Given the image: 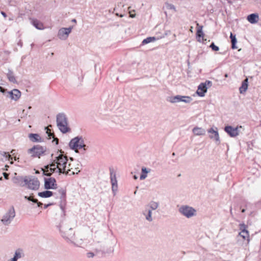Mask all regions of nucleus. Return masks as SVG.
<instances>
[{
    "label": "nucleus",
    "instance_id": "obj_55",
    "mask_svg": "<svg viewBox=\"0 0 261 261\" xmlns=\"http://www.w3.org/2000/svg\"><path fill=\"white\" fill-rule=\"evenodd\" d=\"M129 15H130V17H132V18H134L135 17V14H133L131 13V12H129Z\"/></svg>",
    "mask_w": 261,
    "mask_h": 261
},
{
    "label": "nucleus",
    "instance_id": "obj_49",
    "mask_svg": "<svg viewBox=\"0 0 261 261\" xmlns=\"http://www.w3.org/2000/svg\"><path fill=\"white\" fill-rule=\"evenodd\" d=\"M18 259L16 258L14 256L13 258L8 260V261H17Z\"/></svg>",
    "mask_w": 261,
    "mask_h": 261
},
{
    "label": "nucleus",
    "instance_id": "obj_61",
    "mask_svg": "<svg viewBox=\"0 0 261 261\" xmlns=\"http://www.w3.org/2000/svg\"><path fill=\"white\" fill-rule=\"evenodd\" d=\"M3 180V177H0V180Z\"/></svg>",
    "mask_w": 261,
    "mask_h": 261
},
{
    "label": "nucleus",
    "instance_id": "obj_39",
    "mask_svg": "<svg viewBox=\"0 0 261 261\" xmlns=\"http://www.w3.org/2000/svg\"><path fill=\"white\" fill-rule=\"evenodd\" d=\"M46 130V134H47L48 136L50 138L51 137L54 138V133H51V130L47 127L45 128Z\"/></svg>",
    "mask_w": 261,
    "mask_h": 261
},
{
    "label": "nucleus",
    "instance_id": "obj_51",
    "mask_svg": "<svg viewBox=\"0 0 261 261\" xmlns=\"http://www.w3.org/2000/svg\"><path fill=\"white\" fill-rule=\"evenodd\" d=\"M56 142V144H58L59 142V139L57 138L54 137V140L53 142Z\"/></svg>",
    "mask_w": 261,
    "mask_h": 261
},
{
    "label": "nucleus",
    "instance_id": "obj_56",
    "mask_svg": "<svg viewBox=\"0 0 261 261\" xmlns=\"http://www.w3.org/2000/svg\"><path fill=\"white\" fill-rule=\"evenodd\" d=\"M50 205H51V204H45L44 207V208H46Z\"/></svg>",
    "mask_w": 261,
    "mask_h": 261
},
{
    "label": "nucleus",
    "instance_id": "obj_58",
    "mask_svg": "<svg viewBox=\"0 0 261 261\" xmlns=\"http://www.w3.org/2000/svg\"><path fill=\"white\" fill-rule=\"evenodd\" d=\"M137 178H138V177H137V176L136 175H134V178L135 179H137Z\"/></svg>",
    "mask_w": 261,
    "mask_h": 261
},
{
    "label": "nucleus",
    "instance_id": "obj_1",
    "mask_svg": "<svg viewBox=\"0 0 261 261\" xmlns=\"http://www.w3.org/2000/svg\"><path fill=\"white\" fill-rule=\"evenodd\" d=\"M57 126L63 134L70 133L71 129L69 125L67 116L63 113H60L56 116Z\"/></svg>",
    "mask_w": 261,
    "mask_h": 261
},
{
    "label": "nucleus",
    "instance_id": "obj_18",
    "mask_svg": "<svg viewBox=\"0 0 261 261\" xmlns=\"http://www.w3.org/2000/svg\"><path fill=\"white\" fill-rule=\"evenodd\" d=\"M26 181H27V176L24 177L18 176L13 179V182L21 187L25 186Z\"/></svg>",
    "mask_w": 261,
    "mask_h": 261
},
{
    "label": "nucleus",
    "instance_id": "obj_10",
    "mask_svg": "<svg viewBox=\"0 0 261 261\" xmlns=\"http://www.w3.org/2000/svg\"><path fill=\"white\" fill-rule=\"evenodd\" d=\"M57 187V185L55 178H44V188L45 189H56Z\"/></svg>",
    "mask_w": 261,
    "mask_h": 261
},
{
    "label": "nucleus",
    "instance_id": "obj_21",
    "mask_svg": "<svg viewBox=\"0 0 261 261\" xmlns=\"http://www.w3.org/2000/svg\"><path fill=\"white\" fill-rule=\"evenodd\" d=\"M247 20L251 23H255L258 22L259 20V17L257 14H251L247 16Z\"/></svg>",
    "mask_w": 261,
    "mask_h": 261
},
{
    "label": "nucleus",
    "instance_id": "obj_26",
    "mask_svg": "<svg viewBox=\"0 0 261 261\" xmlns=\"http://www.w3.org/2000/svg\"><path fill=\"white\" fill-rule=\"evenodd\" d=\"M7 76L10 82L13 83H17V81L14 75V73L13 71H11V70H8V72L7 74Z\"/></svg>",
    "mask_w": 261,
    "mask_h": 261
},
{
    "label": "nucleus",
    "instance_id": "obj_59",
    "mask_svg": "<svg viewBox=\"0 0 261 261\" xmlns=\"http://www.w3.org/2000/svg\"><path fill=\"white\" fill-rule=\"evenodd\" d=\"M241 211H242V213H244L245 212V210L244 208H243V209Z\"/></svg>",
    "mask_w": 261,
    "mask_h": 261
},
{
    "label": "nucleus",
    "instance_id": "obj_43",
    "mask_svg": "<svg viewBox=\"0 0 261 261\" xmlns=\"http://www.w3.org/2000/svg\"><path fill=\"white\" fill-rule=\"evenodd\" d=\"M58 172L57 170H56V168H52L51 167H50V168H49V172H48V173H53L54 172Z\"/></svg>",
    "mask_w": 261,
    "mask_h": 261
},
{
    "label": "nucleus",
    "instance_id": "obj_28",
    "mask_svg": "<svg viewBox=\"0 0 261 261\" xmlns=\"http://www.w3.org/2000/svg\"><path fill=\"white\" fill-rule=\"evenodd\" d=\"M32 24L36 29L38 30H42L44 29L43 23L37 19H33L32 20Z\"/></svg>",
    "mask_w": 261,
    "mask_h": 261
},
{
    "label": "nucleus",
    "instance_id": "obj_54",
    "mask_svg": "<svg viewBox=\"0 0 261 261\" xmlns=\"http://www.w3.org/2000/svg\"><path fill=\"white\" fill-rule=\"evenodd\" d=\"M1 14H2V15L4 17H7V15H6V13H5L4 12L2 11V12H1Z\"/></svg>",
    "mask_w": 261,
    "mask_h": 261
},
{
    "label": "nucleus",
    "instance_id": "obj_38",
    "mask_svg": "<svg viewBox=\"0 0 261 261\" xmlns=\"http://www.w3.org/2000/svg\"><path fill=\"white\" fill-rule=\"evenodd\" d=\"M59 193L61 195V198L64 199L65 197L66 191L64 189H61L59 190Z\"/></svg>",
    "mask_w": 261,
    "mask_h": 261
},
{
    "label": "nucleus",
    "instance_id": "obj_52",
    "mask_svg": "<svg viewBox=\"0 0 261 261\" xmlns=\"http://www.w3.org/2000/svg\"><path fill=\"white\" fill-rule=\"evenodd\" d=\"M170 7L171 9H173L174 10H175V7L173 5L171 4Z\"/></svg>",
    "mask_w": 261,
    "mask_h": 261
},
{
    "label": "nucleus",
    "instance_id": "obj_17",
    "mask_svg": "<svg viewBox=\"0 0 261 261\" xmlns=\"http://www.w3.org/2000/svg\"><path fill=\"white\" fill-rule=\"evenodd\" d=\"M239 228L241 231L239 233V235L242 237L244 239H246L249 238V232L246 229L247 226L242 223L239 225Z\"/></svg>",
    "mask_w": 261,
    "mask_h": 261
},
{
    "label": "nucleus",
    "instance_id": "obj_27",
    "mask_svg": "<svg viewBox=\"0 0 261 261\" xmlns=\"http://www.w3.org/2000/svg\"><path fill=\"white\" fill-rule=\"evenodd\" d=\"M38 195L42 198H48L53 195V193L50 191H45L43 192H39Z\"/></svg>",
    "mask_w": 261,
    "mask_h": 261
},
{
    "label": "nucleus",
    "instance_id": "obj_32",
    "mask_svg": "<svg viewBox=\"0 0 261 261\" xmlns=\"http://www.w3.org/2000/svg\"><path fill=\"white\" fill-rule=\"evenodd\" d=\"M230 38L231 39V47L232 49H236L237 47L236 44L237 43V40L236 37V35H233L232 33H230Z\"/></svg>",
    "mask_w": 261,
    "mask_h": 261
},
{
    "label": "nucleus",
    "instance_id": "obj_9",
    "mask_svg": "<svg viewBox=\"0 0 261 261\" xmlns=\"http://www.w3.org/2000/svg\"><path fill=\"white\" fill-rule=\"evenodd\" d=\"M59 229L62 233L63 237L66 239L65 236L73 234L72 229L67 226V224L64 222L61 223L58 226Z\"/></svg>",
    "mask_w": 261,
    "mask_h": 261
},
{
    "label": "nucleus",
    "instance_id": "obj_63",
    "mask_svg": "<svg viewBox=\"0 0 261 261\" xmlns=\"http://www.w3.org/2000/svg\"><path fill=\"white\" fill-rule=\"evenodd\" d=\"M172 155H175V153H174V152H173V153H172Z\"/></svg>",
    "mask_w": 261,
    "mask_h": 261
},
{
    "label": "nucleus",
    "instance_id": "obj_15",
    "mask_svg": "<svg viewBox=\"0 0 261 261\" xmlns=\"http://www.w3.org/2000/svg\"><path fill=\"white\" fill-rule=\"evenodd\" d=\"M224 130L231 137H235L239 135L238 127H233L231 126H226Z\"/></svg>",
    "mask_w": 261,
    "mask_h": 261
},
{
    "label": "nucleus",
    "instance_id": "obj_4",
    "mask_svg": "<svg viewBox=\"0 0 261 261\" xmlns=\"http://www.w3.org/2000/svg\"><path fill=\"white\" fill-rule=\"evenodd\" d=\"M178 212L187 218H191L197 215V211L188 205H181L178 208Z\"/></svg>",
    "mask_w": 261,
    "mask_h": 261
},
{
    "label": "nucleus",
    "instance_id": "obj_11",
    "mask_svg": "<svg viewBox=\"0 0 261 261\" xmlns=\"http://www.w3.org/2000/svg\"><path fill=\"white\" fill-rule=\"evenodd\" d=\"M72 28V27H70L68 28H62L60 29L58 34L59 38L63 40H66L71 33Z\"/></svg>",
    "mask_w": 261,
    "mask_h": 261
},
{
    "label": "nucleus",
    "instance_id": "obj_12",
    "mask_svg": "<svg viewBox=\"0 0 261 261\" xmlns=\"http://www.w3.org/2000/svg\"><path fill=\"white\" fill-rule=\"evenodd\" d=\"M110 179L112 184V190L115 196L118 190V185L116 174L113 170H110Z\"/></svg>",
    "mask_w": 261,
    "mask_h": 261
},
{
    "label": "nucleus",
    "instance_id": "obj_47",
    "mask_svg": "<svg viewBox=\"0 0 261 261\" xmlns=\"http://www.w3.org/2000/svg\"><path fill=\"white\" fill-rule=\"evenodd\" d=\"M3 174L4 175V178L6 179H8L9 178V174L6 172H3Z\"/></svg>",
    "mask_w": 261,
    "mask_h": 261
},
{
    "label": "nucleus",
    "instance_id": "obj_36",
    "mask_svg": "<svg viewBox=\"0 0 261 261\" xmlns=\"http://www.w3.org/2000/svg\"><path fill=\"white\" fill-rule=\"evenodd\" d=\"M49 166L52 168H56V170L58 171V172H59V166H57V163L56 162V161L55 160V159H54L53 162H51V163L49 164Z\"/></svg>",
    "mask_w": 261,
    "mask_h": 261
},
{
    "label": "nucleus",
    "instance_id": "obj_24",
    "mask_svg": "<svg viewBox=\"0 0 261 261\" xmlns=\"http://www.w3.org/2000/svg\"><path fill=\"white\" fill-rule=\"evenodd\" d=\"M192 131L194 134L196 136H203L205 134V129L201 127H195Z\"/></svg>",
    "mask_w": 261,
    "mask_h": 261
},
{
    "label": "nucleus",
    "instance_id": "obj_29",
    "mask_svg": "<svg viewBox=\"0 0 261 261\" xmlns=\"http://www.w3.org/2000/svg\"><path fill=\"white\" fill-rule=\"evenodd\" d=\"M159 203L155 201H152L147 205V207L149 208V210L154 211L156 210L159 207Z\"/></svg>",
    "mask_w": 261,
    "mask_h": 261
},
{
    "label": "nucleus",
    "instance_id": "obj_33",
    "mask_svg": "<svg viewBox=\"0 0 261 261\" xmlns=\"http://www.w3.org/2000/svg\"><path fill=\"white\" fill-rule=\"evenodd\" d=\"M50 168V166L48 165H47L46 166H44V168H41V170L43 171V175H46L47 176H49L51 175V173H48L49 172V168Z\"/></svg>",
    "mask_w": 261,
    "mask_h": 261
},
{
    "label": "nucleus",
    "instance_id": "obj_31",
    "mask_svg": "<svg viewBox=\"0 0 261 261\" xmlns=\"http://www.w3.org/2000/svg\"><path fill=\"white\" fill-rule=\"evenodd\" d=\"M14 256L18 259L24 257V254L23 253V251L19 248L16 249L15 252Z\"/></svg>",
    "mask_w": 261,
    "mask_h": 261
},
{
    "label": "nucleus",
    "instance_id": "obj_50",
    "mask_svg": "<svg viewBox=\"0 0 261 261\" xmlns=\"http://www.w3.org/2000/svg\"><path fill=\"white\" fill-rule=\"evenodd\" d=\"M18 259L16 258L14 256L13 258L8 260V261H17Z\"/></svg>",
    "mask_w": 261,
    "mask_h": 261
},
{
    "label": "nucleus",
    "instance_id": "obj_7",
    "mask_svg": "<svg viewBox=\"0 0 261 261\" xmlns=\"http://www.w3.org/2000/svg\"><path fill=\"white\" fill-rule=\"evenodd\" d=\"M46 151V148L39 145H35L29 149L28 151L29 154L32 157L40 158Z\"/></svg>",
    "mask_w": 261,
    "mask_h": 261
},
{
    "label": "nucleus",
    "instance_id": "obj_35",
    "mask_svg": "<svg viewBox=\"0 0 261 261\" xmlns=\"http://www.w3.org/2000/svg\"><path fill=\"white\" fill-rule=\"evenodd\" d=\"M72 169L73 167L72 165L70 163H68V165L67 166L66 171L64 173L71 175L70 172L72 171Z\"/></svg>",
    "mask_w": 261,
    "mask_h": 261
},
{
    "label": "nucleus",
    "instance_id": "obj_48",
    "mask_svg": "<svg viewBox=\"0 0 261 261\" xmlns=\"http://www.w3.org/2000/svg\"><path fill=\"white\" fill-rule=\"evenodd\" d=\"M142 172L144 173V174H146L148 172V171L147 170V169L145 168V167H143L142 168Z\"/></svg>",
    "mask_w": 261,
    "mask_h": 261
},
{
    "label": "nucleus",
    "instance_id": "obj_60",
    "mask_svg": "<svg viewBox=\"0 0 261 261\" xmlns=\"http://www.w3.org/2000/svg\"><path fill=\"white\" fill-rule=\"evenodd\" d=\"M35 173H36V174H38V173H39L40 172H39V171L38 170H36V172H35Z\"/></svg>",
    "mask_w": 261,
    "mask_h": 261
},
{
    "label": "nucleus",
    "instance_id": "obj_57",
    "mask_svg": "<svg viewBox=\"0 0 261 261\" xmlns=\"http://www.w3.org/2000/svg\"><path fill=\"white\" fill-rule=\"evenodd\" d=\"M72 22H74V23H76V20L75 19H73L72 20H71Z\"/></svg>",
    "mask_w": 261,
    "mask_h": 261
},
{
    "label": "nucleus",
    "instance_id": "obj_6",
    "mask_svg": "<svg viewBox=\"0 0 261 261\" xmlns=\"http://www.w3.org/2000/svg\"><path fill=\"white\" fill-rule=\"evenodd\" d=\"M29 189L36 191L39 189L40 182L37 178L33 176H27V181L25 186Z\"/></svg>",
    "mask_w": 261,
    "mask_h": 261
},
{
    "label": "nucleus",
    "instance_id": "obj_37",
    "mask_svg": "<svg viewBox=\"0 0 261 261\" xmlns=\"http://www.w3.org/2000/svg\"><path fill=\"white\" fill-rule=\"evenodd\" d=\"M24 198L29 201H32L34 203L38 202V200L37 199L34 198L33 196H25Z\"/></svg>",
    "mask_w": 261,
    "mask_h": 261
},
{
    "label": "nucleus",
    "instance_id": "obj_64",
    "mask_svg": "<svg viewBox=\"0 0 261 261\" xmlns=\"http://www.w3.org/2000/svg\"><path fill=\"white\" fill-rule=\"evenodd\" d=\"M225 77H227V74H226L225 75Z\"/></svg>",
    "mask_w": 261,
    "mask_h": 261
},
{
    "label": "nucleus",
    "instance_id": "obj_62",
    "mask_svg": "<svg viewBox=\"0 0 261 261\" xmlns=\"http://www.w3.org/2000/svg\"><path fill=\"white\" fill-rule=\"evenodd\" d=\"M28 109H31V107H30H30H29Z\"/></svg>",
    "mask_w": 261,
    "mask_h": 261
},
{
    "label": "nucleus",
    "instance_id": "obj_42",
    "mask_svg": "<svg viewBox=\"0 0 261 261\" xmlns=\"http://www.w3.org/2000/svg\"><path fill=\"white\" fill-rule=\"evenodd\" d=\"M80 170H79V167L75 168L74 170L73 171H71L70 174H74L75 173L77 174L79 172H80Z\"/></svg>",
    "mask_w": 261,
    "mask_h": 261
},
{
    "label": "nucleus",
    "instance_id": "obj_8",
    "mask_svg": "<svg viewBox=\"0 0 261 261\" xmlns=\"http://www.w3.org/2000/svg\"><path fill=\"white\" fill-rule=\"evenodd\" d=\"M167 100L172 103L179 102H184L185 103H188L191 102L192 98L189 96H182L177 95L176 96L169 97Z\"/></svg>",
    "mask_w": 261,
    "mask_h": 261
},
{
    "label": "nucleus",
    "instance_id": "obj_40",
    "mask_svg": "<svg viewBox=\"0 0 261 261\" xmlns=\"http://www.w3.org/2000/svg\"><path fill=\"white\" fill-rule=\"evenodd\" d=\"M210 47L212 49V50L214 51H218L219 50V47L215 45L214 42H212L211 43Z\"/></svg>",
    "mask_w": 261,
    "mask_h": 261
},
{
    "label": "nucleus",
    "instance_id": "obj_41",
    "mask_svg": "<svg viewBox=\"0 0 261 261\" xmlns=\"http://www.w3.org/2000/svg\"><path fill=\"white\" fill-rule=\"evenodd\" d=\"M202 84L204 85L207 89L212 86V82L210 81H206L204 83H202Z\"/></svg>",
    "mask_w": 261,
    "mask_h": 261
},
{
    "label": "nucleus",
    "instance_id": "obj_23",
    "mask_svg": "<svg viewBox=\"0 0 261 261\" xmlns=\"http://www.w3.org/2000/svg\"><path fill=\"white\" fill-rule=\"evenodd\" d=\"M29 138L33 142H41V137L37 134H30L29 135Z\"/></svg>",
    "mask_w": 261,
    "mask_h": 261
},
{
    "label": "nucleus",
    "instance_id": "obj_5",
    "mask_svg": "<svg viewBox=\"0 0 261 261\" xmlns=\"http://www.w3.org/2000/svg\"><path fill=\"white\" fill-rule=\"evenodd\" d=\"M55 160L57 163V166H59V173H64L66 171L67 157L60 153L57 156L55 157Z\"/></svg>",
    "mask_w": 261,
    "mask_h": 261
},
{
    "label": "nucleus",
    "instance_id": "obj_22",
    "mask_svg": "<svg viewBox=\"0 0 261 261\" xmlns=\"http://www.w3.org/2000/svg\"><path fill=\"white\" fill-rule=\"evenodd\" d=\"M142 214L145 216V219L147 221L151 222L153 221L151 210L146 209L142 212Z\"/></svg>",
    "mask_w": 261,
    "mask_h": 261
},
{
    "label": "nucleus",
    "instance_id": "obj_34",
    "mask_svg": "<svg viewBox=\"0 0 261 261\" xmlns=\"http://www.w3.org/2000/svg\"><path fill=\"white\" fill-rule=\"evenodd\" d=\"M155 40V37H147V38L144 39L142 42V45H144V44H147L148 43H150L152 41H153Z\"/></svg>",
    "mask_w": 261,
    "mask_h": 261
},
{
    "label": "nucleus",
    "instance_id": "obj_44",
    "mask_svg": "<svg viewBox=\"0 0 261 261\" xmlns=\"http://www.w3.org/2000/svg\"><path fill=\"white\" fill-rule=\"evenodd\" d=\"M94 253L92 252H88L87 253V256L88 257V258H92V257H93L94 256Z\"/></svg>",
    "mask_w": 261,
    "mask_h": 261
},
{
    "label": "nucleus",
    "instance_id": "obj_19",
    "mask_svg": "<svg viewBox=\"0 0 261 261\" xmlns=\"http://www.w3.org/2000/svg\"><path fill=\"white\" fill-rule=\"evenodd\" d=\"M207 88L204 85L201 83L198 87V89L196 91L197 94L201 97L204 96L205 93L207 92Z\"/></svg>",
    "mask_w": 261,
    "mask_h": 261
},
{
    "label": "nucleus",
    "instance_id": "obj_20",
    "mask_svg": "<svg viewBox=\"0 0 261 261\" xmlns=\"http://www.w3.org/2000/svg\"><path fill=\"white\" fill-rule=\"evenodd\" d=\"M204 33L202 32V26H200L197 30L196 37L197 41L201 42L205 41L206 39H204Z\"/></svg>",
    "mask_w": 261,
    "mask_h": 261
},
{
    "label": "nucleus",
    "instance_id": "obj_45",
    "mask_svg": "<svg viewBox=\"0 0 261 261\" xmlns=\"http://www.w3.org/2000/svg\"><path fill=\"white\" fill-rule=\"evenodd\" d=\"M0 91L6 95L7 90L0 86Z\"/></svg>",
    "mask_w": 261,
    "mask_h": 261
},
{
    "label": "nucleus",
    "instance_id": "obj_3",
    "mask_svg": "<svg viewBox=\"0 0 261 261\" xmlns=\"http://www.w3.org/2000/svg\"><path fill=\"white\" fill-rule=\"evenodd\" d=\"M15 217V211L13 206H11L3 215L1 222L5 226L9 225Z\"/></svg>",
    "mask_w": 261,
    "mask_h": 261
},
{
    "label": "nucleus",
    "instance_id": "obj_30",
    "mask_svg": "<svg viewBox=\"0 0 261 261\" xmlns=\"http://www.w3.org/2000/svg\"><path fill=\"white\" fill-rule=\"evenodd\" d=\"M0 155L2 157H3L1 158L2 160H3L4 159L8 161L12 160V157L9 154L8 152L0 151Z\"/></svg>",
    "mask_w": 261,
    "mask_h": 261
},
{
    "label": "nucleus",
    "instance_id": "obj_16",
    "mask_svg": "<svg viewBox=\"0 0 261 261\" xmlns=\"http://www.w3.org/2000/svg\"><path fill=\"white\" fill-rule=\"evenodd\" d=\"M74 234L71 235H68L66 237V239H67L69 242L73 243L76 246H80L82 244L83 241L81 239H79L78 237H73Z\"/></svg>",
    "mask_w": 261,
    "mask_h": 261
},
{
    "label": "nucleus",
    "instance_id": "obj_53",
    "mask_svg": "<svg viewBox=\"0 0 261 261\" xmlns=\"http://www.w3.org/2000/svg\"><path fill=\"white\" fill-rule=\"evenodd\" d=\"M36 203H37L38 207H41L43 204L42 203H41L40 202H38H38H36Z\"/></svg>",
    "mask_w": 261,
    "mask_h": 261
},
{
    "label": "nucleus",
    "instance_id": "obj_46",
    "mask_svg": "<svg viewBox=\"0 0 261 261\" xmlns=\"http://www.w3.org/2000/svg\"><path fill=\"white\" fill-rule=\"evenodd\" d=\"M147 177V175L146 174H144V173H143L141 175H140V179L141 180H143V179H144L145 178H146V177Z\"/></svg>",
    "mask_w": 261,
    "mask_h": 261
},
{
    "label": "nucleus",
    "instance_id": "obj_13",
    "mask_svg": "<svg viewBox=\"0 0 261 261\" xmlns=\"http://www.w3.org/2000/svg\"><path fill=\"white\" fill-rule=\"evenodd\" d=\"M6 96L15 101L17 100L21 96V92L19 90L14 89L10 91H7Z\"/></svg>",
    "mask_w": 261,
    "mask_h": 261
},
{
    "label": "nucleus",
    "instance_id": "obj_2",
    "mask_svg": "<svg viewBox=\"0 0 261 261\" xmlns=\"http://www.w3.org/2000/svg\"><path fill=\"white\" fill-rule=\"evenodd\" d=\"M69 146L71 149L77 152L79 149L84 148V150H86V145L85 144L84 138L82 136H77L70 140Z\"/></svg>",
    "mask_w": 261,
    "mask_h": 261
},
{
    "label": "nucleus",
    "instance_id": "obj_25",
    "mask_svg": "<svg viewBox=\"0 0 261 261\" xmlns=\"http://www.w3.org/2000/svg\"><path fill=\"white\" fill-rule=\"evenodd\" d=\"M248 88V79H246L244 80L242 83L241 86L239 88L240 93L241 94L244 93L246 92Z\"/></svg>",
    "mask_w": 261,
    "mask_h": 261
},
{
    "label": "nucleus",
    "instance_id": "obj_14",
    "mask_svg": "<svg viewBox=\"0 0 261 261\" xmlns=\"http://www.w3.org/2000/svg\"><path fill=\"white\" fill-rule=\"evenodd\" d=\"M207 132L211 134L209 137L211 139H214L217 143H220V138L218 132V128L217 127H215V128L211 127L207 130Z\"/></svg>",
    "mask_w": 261,
    "mask_h": 261
}]
</instances>
